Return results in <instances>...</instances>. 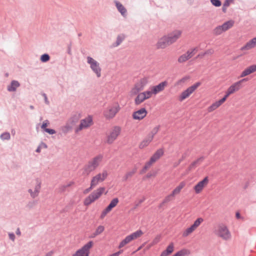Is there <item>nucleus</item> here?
<instances>
[{
    "label": "nucleus",
    "mask_w": 256,
    "mask_h": 256,
    "mask_svg": "<svg viewBox=\"0 0 256 256\" xmlns=\"http://www.w3.org/2000/svg\"><path fill=\"white\" fill-rule=\"evenodd\" d=\"M149 78L148 77H144L140 79L132 88L130 93L132 96H136L139 92L142 91L148 84Z\"/></svg>",
    "instance_id": "obj_6"
},
{
    "label": "nucleus",
    "mask_w": 256,
    "mask_h": 256,
    "mask_svg": "<svg viewBox=\"0 0 256 256\" xmlns=\"http://www.w3.org/2000/svg\"><path fill=\"white\" fill-rule=\"evenodd\" d=\"M104 230V228L102 226H99L96 228L94 232L92 234V238H94L96 236L102 234Z\"/></svg>",
    "instance_id": "obj_35"
},
{
    "label": "nucleus",
    "mask_w": 256,
    "mask_h": 256,
    "mask_svg": "<svg viewBox=\"0 0 256 256\" xmlns=\"http://www.w3.org/2000/svg\"><path fill=\"white\" fill-rule=\"evenodd\" d=\"M88 63L90 64V66L92 71L96 74L98 78L101 76V68L100 64L90 56L87 58Z\"/></svg>",
    "instance_id": "obj_17"
},
{
    "label": "nucleus",
    "mask_w": 256,
    "mask_h": 256,
    "mask_svg": "<svg viewBox=\"0 0 256 256\" xmlns=\"http://www.w3.org/2000/svg\"><path fill=\"white\" fill-rule=\"evenodd\" d=\"M118 202L119 200L118 198H116L112 199L110 204L102 212L100 215V218L101 219H104L106 216L112 210V208L118 205Z\"/></svg>",
    "instance_id": "obj_18"
},
{
    "label": "nucleus",
    "mask_w": 256,
    "mask_h": 256,
    "mask_svg": "<svg viewBox=\"0 0 256 256\" xmlns=\"http://www.w3.org/2000/svg\"><path fill=\"white\" fill-rule=\"evenodd\" d=\"M168 255L169 254L166 250L163 251L160 254V256H168Z\"/></svg>",
    "instance_id": "obj_56"
},
{
    "label": "nucleus",
    "mask_w": 256,
    "mask_h": 256,
    "mask_svg": "<svg viewBox=\"0 0 256 256\" xmlns=\"http://www.w3.org/2000/svg\"><path fill=\"white\" fill-rule=\"evenodd\" d=\"M121 132V128L119 126H114L108 134L106 142L108 144H112L117 138Z\"/></svg>",
    "instance_id": "obj_15"
},
{
    "label": "nucleus",
    "mask_w": 256,
    "mask_h": 256,
    "mask_svg": "<svg viewBox=\"0 0 256 256\" xmlns=\"http://www.w3.org/2000/svg\"><path fill=\"white\" fill-rule=\"evenodd\" d=\"M214 52V50L212 49H209L206 50L203 54H202V56H204V55H211Z\"/></svg>",
    "instance_id": "obj_48"
},
{
    "label": "nucleus",
    "mask_w": 256,
    "mask_h": 256,
    "mask_svg": "<svg viewBox=\"0 0 256 256\" xmlns=\"http://www.w3.org/2000/svg\"><path fill=\"white\" fill-rule=\"evenodd\" d=\"M0 138L2 140H9L10 138V134L8 132H5L1 134Z\"/></svg>",
    "instance_id": "obj_47"
},
{
    "label": "nucleus",
    "mask_w": 256,
    "mask_h": 256,
    "mask_svg": "<svg viewBox=\"0 0 256 256\" xmlns=\"http://www.w3.org/2000/svg\"><path fill=\"white\" fill-rule=\"evenodd\" d=\"M236 218H240V214L238 212H237L236 214Z\"/></svg>",
    "instance_id": "obj_60"
},
{
    "label": "nucleus",
    "mask_w": 256,
    "mask_h": 256,
    "mask_svg": "<svg viewBox=\"0 0 256 256\" xmlns=\"http://www.w3.org/2000/svg\"><path fill=\"white\" fill-rule=\"evenodd\" d=\"M9 237L10 240H14L15 238V236L14 234H9Z\"/></svg>",
    "instance_id": "obj_54"
},
{
    "label": "nucleus",
    "mask_w": 256,
    "mask_h": 256,
    "mask_svg": "<svg viewBox=\"0 0 256 256\" xmlns=\"http://www.w3.org/2000/svg\"><path fill=\"white\" fill-rule=\"evenodd\" d=\"M154 164V163L150 159V160L145 164V165L142 170V173L146 172V170L149 169Z\"/></svg>",
    "instance_id": "obj_38"
},
{
    "label": "nucleus",
    "mask_w": 256,
    "mask_h": 256,
    "mask_svg": "<svg viewBox=\"0 0 256 256\" xmlns=\"http://www.w3.org/2000/svg\"><path fill=\"white\" fill-rule=\"evenodd\" d=\"M120 109L118 102L109 105L104 111V116L107 120H110L115 117Z\"/></svg>",
    "instance_id": "obj_3"
},
{
    "label": "nucleus",
    "mask_w": 256,
    "mask_h": 256,
    "mask_svg": "<svg viewBox=\"0 0 256 256\" xmlns=\"http://www.w3.org/2000/svg\"><path fill=\"white\" fill-rule=\"evenodd\" d=\"M44 131L50 134H52L56 133V131L52 129L46 128L45 129Z\"/></svg>",
    "instance_id": "obj_50"
},
{
    "label": "nucleus",
    "mask_w": 256,
    "mask_h": 256,
    "mask_svg": "<svg viewBox=\"0 0 256 256\" xmlns=\"http://www.w3.org/2000/svg\"><path fill=\"white\" fill-rule=\"evenodd\" d=\"M41 149H42V148H41L39 146L37 148V149L36 150V152H40Z\"/></svg>",
    "instance_id": "obj_62"
},
{
    "label": "nucleus",
    "mask_w": 256,
    "mask_h": 256,
    "mask_svg": "<svg viewBox=\"0 0 256 256\" xmlns=\"http://www.w3.org/2000/svg\"><path fill=\"white\" fill-rule=\"evenodd\" d=\"M203 222L204 219L202 218H198L196 220H194V224L192 226L183 230L182 232V236L184 238H186L190 235L198 228V227L200 226Z\"/></svg>",
    "instance_id": "obj_10"
},
{
    "label": "nucleus",
    "mask_w": 256,
    "mask_h": 256,
    "mask_svg": "<svg viewBox=\"0 0 256 256\" xmlns=\"http://www.w3.org/2000/svg\"><path fill=\"white\" fill-rule=\"evenodd\" d=\"M124 38H125V36L123 34L118 35L117 37V40H116V42L115 44H113V46L116 47V46H119L122 42L124 40Z\"/></svg>",
    "instance_id": "obj_36"
},
{
    "label": "nucleus",
    "mask_w": 256,
    "mask_h": 256,
    "mask_svg": "<svg viewBox=\"0 0 256 256\" xmlns=\"http://www.w3.org/2000/svg\"><path fill=\"white\" fill-rule=\"evenodd\" d=\"M144 246V244H142L141 246H140V247H138V250H136V251H138L140 250L142 248V247L143 246Z\"/></svg>",
    "instance_id": "obj_63"
},
{
    "label": "nucleus",
    "mask_w": 256,
    "mask_h": 256,
    "mask_svg": "<svg viewBox=\"0 0 256 256\" xmlns=\"http://www.w3.org/2000/svg\"><path fill=\"white\" fill-rule=\"evenodd\" d=\"M160 126H157L155 127H154L152 131L150 132V133L148 136H152V139L154 138V136L160 130Z\"/></svg>",
    "instance_id": "obj_40"
},
{
    "label": "nucleus",
    "mask_w": 256,
    "mask_h": 256,
    "mask_svg": "<svg viewBox=\"0 0 256 256\" xmlns=\"http://www.w3.org/2000/svg\"><path fill=\"white\" fill-rule=\"evenodd\" d=\"M226 100L223 96L221 99L215 101L208 106L207 111L208 112H212L220 108Z\"/></svg>",
    "instance_id": "obj_24"
},
{
    "label": "nucleus",
    "mask_w": 256,
    "mask_h": 256,
    "mask_svg": "<svg viewBox=\"0 0 256 256\" xmlns=\"http://www.w3.org/2000/svg\"><path fill=\"white\" fill-rule=\"evenodd\" d=\"M172 44L166 35L160 38L156 44L158 49H164L168 46Z\"/></svg>",
    "instance_id": "obj_23"
},
{
    "label": "nucleus",
    "mask_w": 256,
    "mask_h": 256,
    "mask_svg": "<svg viewBox=\"0 0 256 256\" xmlns=\"http://www.w3.org/2000/svg\"><path fill=\"white\" fill-rule=\"evenodd\" d=\"M245 80L246 79L243 78L232 84L226 91L224 97L227 100L230 95L239 91L242 88V82Z\"/></svg>",
    "instance_id": "obj_8"
},
{
    "label": "nucleus",
    "mask_w": 256,
    "mask_h": 256,
    "mask_svg": "<svg viewBox=\"0 0 256 256\" xmlns=\"http://www.w3.org/2000/svg\"><path fill=\"white\" fill-rule=\"evenodd\" d=\"M156 176V174H152L151 173H148L146 176V178H149L152 176Z\"/></svg>",
    "instance_id": "obj_55"
},
{
    "label": "nucleus",
    "mask_w": 256,
    "mask_h": 256,
    "mask_svg": "<svg viewBox=\"0 0 256 256\" xmlns=\"http://www.w3.org/2000/svg\"><path fill=\"white\" fill-rule=\"evenodd\" d=\"M93 124L92 116H88L80 120L79 125L75 128V132H78L83 130L87 129L90 128Z\"/></svg>",
    "instance_id": "obj_11"
},
{
    "label": "nucleus",
    "mask_w": 256,
    "mask_h": 256,
    "mask_svg": "<svg viewBox=\"0 0 256 256\" xmlns=\"http://www.w3.org/2000/svg\"><path fill=\"white\" fill-rule=\"evenodd\" d=\"M167 86V82H163L160 83L158 84L156 86H151L149 90L151 92L152 96L153 95L155 96L158 93H160L162 92L165 88Z\"/></svg>",
    "instance_id": "obj_22"
},
{
    "label": "nucleus",
    "mask_w": 256,
    "mask_h": 256,
    "mask_svg": "<svg viewBox=\"0 0 256 256\" xmlns=\"http://www.w3.org/2000/svg\"><path fill=\"white\" fill-rule=\"evenodd\" d=\"M198 52V48H194L188 50L186 52L180 56L178 58V62L184 64L194 56Z\"/></svg>",
    "instance_id": "obj_13"
},
{
    "label": "nucleus",
    "mask_w": 256,
    "mask_h": 256,
    "mask_svg": "<svg viewBox=\"0 0 256 256\" xmlns=\"http://www.w3.org/2000/svg\"><path fill=\"white\" fill-rule=\"evenodd\" d=\"M209 182L208 178L205 177L202 180L198 182L193 188L196 194L201 193L204 189L206 187Z\"/></svg>",
    "instance_id": "obj_20"
},
{
    "label": "nucleus",
    "mask_w": 256,
    "mask_h": 256,
    "mask_svg": "<svg viewBox=\"0 0 256 256\" xmlns=\"http://www.w3.org/2000/svg\"><path fill=\"white\" fill-rule=\"evenodd\" d=\"M39 146L41 148H47L46 144L44 142L41 143Z\"/></svg>",
    "instance_id": "obj_53"
},
{
    "label": "nucleus",
    "mask_w": 256,
    "mask_h": 256,
    "mask_svg": "<svg viewBox=\"0 0 256 256\" xmlns=\"http://www.w3.org/2000/svg\"><path fill=\"white\" fill-rule=\"evenodd\" d=\"M20 86V84L16 80H12L10 84L8 86L7 90L9 92H14L16 90V88Z\"/></svg>",
    "instance_id": "obj_31"
},
{
    "label": "nucleus",
    "mask_w": 256,
    "mask_h": 256,
    "mask_svg": "<svg viewBox=\"0 0 256 256\" xmlns=\"http://www.w3.org/2000/svg\"><path fill=\"white\" fill-rule=\"evenodd\" d=\"M234 22L232 20H230L224 23L222 25L217 26L214 30V34L219 35L232 28Z\"/></svg>",
    "instance_id": "obj_16"
},
{
    "label": "nucleus",
    "mask_w": 256,
    "mask_h": 256,
    "mask_svg": "<svg viewBox=\"0 0 256 256\" xmlns=\"http://www.w3.org/2000/svg\"><path fill=\"white\" fill-rule=\"evenodd\" d=\"M50 60V56L47 54H42L40 57V60L42 62H46Z\"/></svg>",
    "instance_id": "obj_45"
},
{
    "label": "nucleus",
    "mask_w": 256,
    "mask_h": 256,
    "mask_svg": "<svg viewBox=\"0 0 256 256\" xmlns=\"http://www.w3.org/2000/svg\"><path fill=\"white\" fill-rule=\"evenodd\" d=\"M80 118V114H74L68 121L66 128H67L68 130L71 129L78 122Z\"/></svg>",
    "instance_id": "obj_26"
},
{
    "label": "nucleus",
    "mask_w": 256,
    "mask_h": 256,
    "mask_svg": "<svg viewBox=\"0 0 256 256\" xmlns=\"http://www.w3.org/2000/svg\"><path fill=\"white\" fill-rule=\"evenodd\" d=\"M16 234L20 236V232L19 228H18L16 232Z\"/></svg>",
    "instance_id": "obj_61"
},
{
    "label": "nucleus",
    "mask_w": 256,
    "mask_h": 256,
    "mask_svg": "<svg viewBox=\"0 0 256 256\" xmlns=\"http://www.w3.org/2000/svg\"><path fill=\"white\" fill-rule=\"evenodd\" d=\"M152 140V136H147L145 139H144L140 144L139 148L141 149L144 148L147 146H148L150 144Z\"/></svg>",
    "instance_id": "obj_32"
},
{
    "label": "nucleus",
    "mask_w": 256,
    "mask_h": 256,
    "mask_svg": "<svg viewBox=\"0 0 256 256\" xmlns=\"http://www.w3.org/2000/svg\"><path fill=\"white\" fill-rule=\"evenodd\" d=\"M154 245V244H152V243H150L146 247V250H148L150 249L151 247L153 246Z\"/></svg>",
    "instance_id": "obj_59"
},
{
    "label": "nucleus",
    "mask_w": 256,
    "mask_h": 256,
    "mask_svg": "<svg viewBox=\"0 0 256 256\" xmlns=\"http://www.w3.org/2000/svg\"><path fill=\"white\" fill-rule=\"evenodd\" d=\"M174 250V245L173 243H170L166 248V250H165L167 253L169 254H172Z\"/></svg>",
    "instance_id": "obj_42"
},
{
    "label": "nucleus",
    "mask_w": 256,
    "mask_h": 256,
    "mask_svg": "<svg viewBox=\"0 0 256 256\" xmlns=\"http://www.w3.org/2000/svg\"><path fill=\"white\" fill-rule=\"evenodd\" d=\"M43 96H44V100H45V102L46 103V104H48V98L46 96V94H43Z\"/></svg>",
    "instance_id": "obj_58"
},
{
    "label": "nucleus",
    "mask_w": 256,
    "mask_h": 256,
    "mask_svg": "<svg viewBox=\"0 0 256 256\" xmlns=\"http://www.w3.org/2000/svg\"><path fill=\"white\" fill-rule=\"evenodd\" d=\"M186 186V182H181L178 186H177L172 192L171 194L167 196L165 198L164 201L168 202L174 198L176 196L179 194L182 188Z\"/></svg>",
    "instance_id": "obj_19"
},
{
    "label": "nucleus",
    "mask_w": 256,
    "mask_h": 256,
    "mask_svg": "<svg viewBox=\"0 0 256 256\" xmlns=\"http://www.w3.org/2000/svg\"><path fill=\"white\" fill-rule=\"evenodd\" d=\"M122 253V251H119L116 252L114 253L109 256H119L120 254Z\"/></svg>",
    "instance_id": "obj_52"
},
{
    "label": "nucleus",
    "mask_w": 256,
    "mask_h": 256,
    "mask_svg": "<svg viewBox=\"0 0 256 256\" xmlns=\"http://www.w3.org/2000/svg\"><path fill=\"white\" fill-rule=\"evenodd\" d=\"M74 182H69L64 187L65 188H68V187H70V186H73L74 184Z\"/></svg>",
    "instance_id": "obj_51"
},
{
    "label": "nucleus",
    "mask_w": 256,
    "mask_h": 256,
    "mask_svg": "<svg viewBox=\"0 0 256 256\" xmlns=\"http://www.w3.org/2000/svg\"><path fill=\"white\" fill-rule=\"evenodd\" d=\"M164 154V150L162 149L158 150L151 156L150 160L154 163L158 160Z\"/></svg>",
    "instance_id": "obj_30"
},
{
    "label": "nucleus",
    "mask_w": 256,
    "mask_h": 256,
    "mask_svg": "<svg viewBox=\"0 0 256 256\" xmlns=\"http://www.w3.org/2000/svg\"><path fill=\"white\" fill-rule=\"evenodd\" d=\"M256 72V64H252L246 68L241 73L240 77L244 78Z\"/></svg>",
    "instance_id": "obj_27"
},
{
    "label": "nucleus",
    "mask_w": 256,
    "mask_h": 256,
    "mask_svg": "<svg viewBox=\"0 0 256 256\" xmlns=\"http://www.w3.org/2000/svg\"><path fill=\"white\" fill-rule=\"evenodd\" d=\"M182 34V31L180 30H175L167 34V36L171 44L176 42L179 39Z\"/></svg>",
    "instance_id": "obj_25"
},
{
    "label": "nucleus",
    "mask_w": 256,
    "mask_h": 256,
    "mask_svg": "<svg viewBox=\"0 0 256 256\" xmlns=\"http://www.w3.org/2000/svg\"><path fill=\"white\" fill-rule=\"evenodd\" d=\"M34 191L31 188L28 191L30 192L31 196L32 198H35L38 195V194L40 192V182L38 180H36L34 182Z\"/></svg>",
    "instance_id": "obj_29"
},
{
    "label": "nucleus",
    "mask_w": 256,
    "mask_h": 256,
    "mask_svg": "<svg viewBox=\"0 0 256 256\" xmlns=\"http://www.w3.org/2000/svg\"><path fill=\"white\" fill-rule=\"evenodd\" d=\"M93 245L92 241L88 242L73 254L72 256H89L90 250Z\"/></svg>",
    "instance_id": "obj_14"
},
{
    "label": "nucleus",
    "mask_w": 256,
    "mask_h": 256,
    "mask_svg": "<svg viewBox=\"0 0 256 256\" xmlns=\"http://www.w3.org/2000/svg\"><path fill=\"white\" fill-rule=\"evenodd\" d=\"M144 234V232L138 230L130 234L127 236L123 240H122L119 244L118 248H120L124 246L126 244H129L132 241L135 240Z\"/></svg>",
    "instance_id": "obj_7"
},
{
    "label": "nucleus",
    "mask_w": 256,
    "mask_h": 256,
    "mask_svg": "<svg viewBox=\"0 0 256 256\" xmlns=\"http://www.w3.org/2000/svg\"><path fill=\"white\" fill-rule=\"evenodd\" d=\"M190 254V251L186 249H182L176 252L174 256H186Z\"/></svg>",
    "instance_id": "obj_37"
},
{
    "label": "nucleus",
    "mask_w": 256,
    "mask_h": 256,
    "mask_svg": "<svg viewBox=\"0 0 256 256\" xmlns=\"http://www.w3.org/2000/svg\"><path fill=\"white\" fill-rule=\"evenodd\" d=\"M104 187H99L92 192L84 200V204L85 206H88L92 203L98 200L105 192Z\"/></svg>",
    "instance_id": "obj_1"
},
{
    "label": "nucleus",
    "mask_w": 256,
    "mask_h": 256,
    "mask_svg": "<svg viewBox=\"0 0 256 256\" xmlns=\"http://www.w3.org/2000/svg\"><path fill=\"white\" fill-rule=\"evenodd\" d=\"M204 160V157L201 156L197 158L196 160L193 162L190 166L189 168L190 170L194 169L198 165L200 164Z\"/></svg>",
    "instance_id": "obj_34"
},
{
    "label": "nucleus",
    "mask_w": 256,
    "mask_h": 256,
    "mask_svg": "<svg viewBox=\"0 0 256 256\" xmlns=\"http://www.w3.org/2000/svg\"><path fill=\"white\" fill-rule=\"evenodd\" d=\"M256 46V37L250 40L241 48V50L246 51L251 50Z\"/></svg>",
    "instance_id": "obj_28"
},
{
    "label": "nucleus",
    "mask_w": 256,
    "mask_h": 256,
    "mask_svg": "<svg viewBox=\"0 0 256 256\" xmlns=\"http://www.w3.org/2000/svg\"><path fill=\"white\" fill-rule=\"evenodd\" d=\"M148 114V111L144 108H142L132 114V118L136 120H144Z\"/></svg>",
    "instance_id": "obj_21"
},
{
    "label": "nucleus",
    "mask_w": 256,
    "mask_h": 256,
    "mask_svg": "<svg viewBox=\"0 0 256 256\" xmlns=\"http://www.w3.org/2000/svg\"><path fill=\"white\" fill-rule=\"evenodd\" d=\"M190 79V77L188 76H186L180 78L176 82V84L177 86L182 85L184 83H186L187 81H188Z\"/></svg>",
    "instance_id": "obj_41"
},
{
    "label": "nucleus",
    "mask_w": 256,
    "mask_h": 256,
    "mask_svg": "<svg viewBox=\"0 0 256 256\" xmlns=\"http://www.w3.org/2000/svg\"><path fill=\"white\" fill-rule=\"evenodd\" d=\"M103 158L102 155H98L92 158L84 166V171L89 174L94 171L100 164Z\"/></svg>",
    "instance_id": "obj_4"
},
{
    "label": "nucleus",
    "mask_w": 256,
    "mask_h": 256,
    "mask_svg": "<svg viewBox=\"0 0 256 256\" xmlns=\"http://www.w3.org/2000/svg\"><path fill=\"white\" fill-rule=\"evenodd\" d=\"M114 3L118 12H120L122 15L123 16H126L127 11L126 8L124 7V6L120 2L117 1H115Z\"/></svg>",
    "instance_id": "obj_33"
},
{
    "label": "nucleus",
    "mask_w": 256,
    "mask_h": 256,
    "mask_svg": "<svg viewBox=\"0 0 256 256\" xmlns=\"http://www.w3.org/2000/svg\"><path fill=\"white\" fill-rule=\"evenodd\" d=\"M108 176V172L106 170H103L92 176L90 182V189H93L99 184L104 182Z\"/></svg>",
    "instance_id": "obj_5"
},
{
    "label": "nucleus",
    "mask_w": 256,
    "mask_h": 256,
    "mask_svg": "<svg viewBox=\"0 0 256 256\" xmlns=\"http://www.w3.org/2000/svg\"><path fill=\"white\" fill-rule=\"evenodd\" d=\"M200 85V84L197 82L182 92L178 97V100L180 102H182L186 99L188 98L194 92Z\"/></svg>",
    "instance_id": "obj_9"
},
{
    "label": "nucleus",
    "mask_w": 256,
    "mask_h": 256,
    "mask_svg": "<svg viewBox=\"0 0 256 256\" xmlns=\"http://www.w3.org/2000/svg\"><path fill=\"white\" fill-rule=\"evenodd\" d=\"M215 234L224 240H228L232 238L231 232L228 226L224 224L218 225L214 230Z\"/></svg>",
    "instance_id": "obj_2"
},
{
    "label": "nucleus",
    "mask_w": 256,
    "mask_h": 256,
    "mask_svg": "<svg viewBox=\"0 0 256 256\" xmlns=\"http://www.w3.org/2000/svg\"><path fill=\"white\" fill-rule=\"evenodd\" d=\"M136 169H134L132 171L128 172L125 176L126 179L132 177L136 173Z\"/></svg>",
    "instance_id": "obj_44"
},
{
    "label": "nucleus",
    "mask_w": 256,
    "mask_h": 256,
    "mask_svg": "<svg viewBox=\"0 0 256 256\" xmlns=\"http://www.w3.org/2000/svg\"><path fill=\"white\" fill-rule=\"evenodd\" d=\"M49 124L50 123L48 120H45L42 126V128L45 130V129L47 128L46 126Z\"/></svg>",
    "instance_id": "obj_49"
},
{
    "label": "nucleus",
    "mask_w": 256,
    "mask_h": 256,
    "mask_svg": "<svg viewBox=\"0 0 256 256\" xmlns=\"http://www.w3.org/2000/svg\"><path fill=\"white\" fill-rule=\"evenodd\" d=\"M212 4L215 6L218 7L222 4V2L220 0H210Z\"/></svg>",
    "instance_id": "obj_46"
},
{
    "label": "nucleus",
    "mask_w": 256,
    "mask_h": 256,
    "mask_svg": "<svg viewBox=\"0 0 256 256\" xmlns=\"http://www.w3.org/2000/svg\"><path fill=\"white\" fill-rule=\"evenodd\" d=\"M232 0H226L224 2L222 6V11L224 12H226L227 8L230 6V5L232 3Z\"/></svg>",
    "instance_id": "obj_39"
},
{
    "label": "nucleus",
    "mask_w": 256,
    "mask_h": 256,
    "mask_svg": "<svg viewBox=\"0 0 256 256\" xmlns=\"http://www.w3.org/2000/svg\"><path fill=\"white\" fill-rule=\"evenodd\" d=\"M92 189H90V186L89 187V188L85 190L84 192V194H86L87 193H88L90 190H91Z\"/></svg>",
    "instance_id": "obj_57"
},
{
    "label": "nucleus",
    "mask_w": 256,
    "mask_h": 256,
    "mask_svg": "<svg viewBox=\"0 0 256 256\" xmlns=\"http://www.w3.org/2000/svg\"><path fill=\"white\" fill-rule=\"evenodd\" d=\"M136 95L134 100V104L136 106L140 104L145 100L150 98L152 96L149 90L140 92Z\"/></svg>",
    "instance_id": "obj_12"
},
{
    "label": "nucleus",
    "mask_w": 256,
    "mask_h": 256,
    "mask_svg": "<svg viewBox=\"0 0 256 256\" xmlns=\"http://www.w3.org/2000/svg\"><path fill=\"white\" fill-rule=\"evenodd\" d=\"M160 240L161 236L160 235L156 236L152 242V244L156 245L160 242Z\"/></svg>",
    "instance_id": "obj_43"
}]
</instances>
